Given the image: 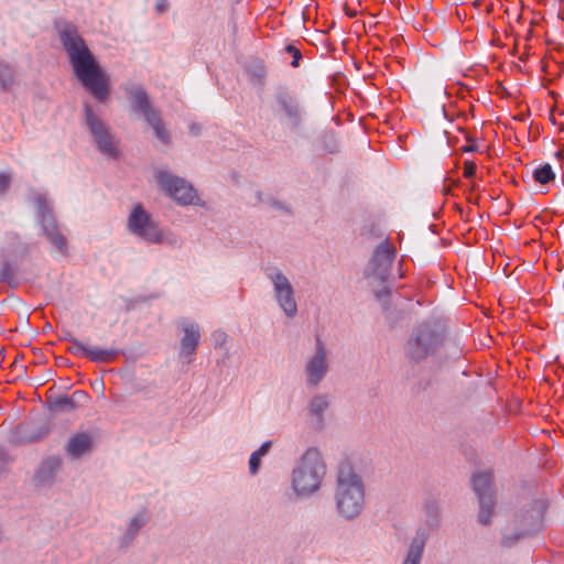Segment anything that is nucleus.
I'll list each match as a JSON object with an SVG mask.
<instances>
[{"instance_id": "obj_27", "label": "nucleus", "mask_w": 564, "mask_h": 564, "mask_svg": "<svg viewBox=\"0 0 564 564\" xmlns=\"http://www.w3.org/2000/svg\"><path fill=\"white\" fill-rule=\"evenodd\" d=\"M155 236L151 243H163L173 248L181 247L182 241L180 236L169 229H161L160 227Z\"/></svg>"}, {"instance_id": "obj_35", "label": "nucleus", "mask_w": 564, "mask_h": 564, "mask_svg": "<svg viewBox=\"0 0 564 564\" xmlns=\"http://www.w3.org/2000/svg\"><path fill=\"white\" fill-rule=\"evenodd\" d=\"M325 139L332 140V147H330L329 151L330 152L335 151L337 149V140H336L334 133H327L325 135Z\"/></svg>"}, {"instance_id": "obj_12", "label": "nucleus", "mask_w": 564, "mask_h": 564, "mask_svg": "<svg viewBox=\"0 0 564 564\" xmlns=\"http://www.w3.org/2000/svg\"><path fill=\"white\" fill-rule=\"evenodd\" d=\"M395 258V249L388 241L381 242L366 267L365 274L372 282L383 283L390 275L392 262Z\"/></svg>"}, {"instance_id": "obj_22", "label": "nucleus", "mask_w": 564, "mask_h": 564, "mask_svg": "<svg viewBox=\"0 0 564 564\" xmlns=\"http://www.w3.org/2000/svg\"><path fill=\"white\" fill-rule=\"evenodd\" d=\"M427 539L429 533L424 529H417L402 564H421Z\"/></svg>"}, {"instance_id": "obj_36", "label": "nucleus", "mask_w": 564, "mask_h": 564, "mask_svg": "<svg viewBox=\"0 0 564 564\" xmlns=\"http://www.w3.org/2000/svg\"><path fill=\"white\" fill-rule=\"evenodd\" d=\"M8 460L9 459L7 453L0 447V470L8 463Z\"/></svg>"}, {"instance_id": "obj_39", "label": "nucleus", "mask_w": 564, "mask_h": 564, "mask_svg": "<svg viewBox=\"0 0 564 564\" xmlns=\"http://www.w3.org/2000/svg\"><path fill=\"white\" fill-rule=\"evenodd\" d=\"M476 150V147L475 145H467V147H464V151L465 152H474Z\"/></svg>"}, {"instance_id": "obj_24", "label": "nucleus", "mask_w": 564, "mask_h": 564, "mask_svg": "<svg viewBox=\"0 0 564 564\" xmlns=\"http://www.w3.org/2000/svg\"><path fill=\"white\" fill-rule=\"evenodd\" d=\"M272 446V442L271 441H265L264 443H262V445L257 449L254 451L251 455H250V458H249V473L251 475H257L260 470V467H261V459L263 456H265L270 448Z\"/></svg>"}, {"instance_id": "obj_10", "label": "nucleus", "mask_w": 564, "mask_h": 564, "mask_svg": "<svg viewBox=\"0 0 564 564\" xmlns=\"http://www.w3.org/2000/svg\"><path fill=\"white\" fill-rule=\"evenodd\" d=\"M85 122L99 152L107 158H116L118 150L109 127L88 105H85Z\"/></svg>"}, {"instance_id": "obj_16", "label": "nucleus", "mask_w": 564, "mask_h": 564, "mask_svg": "<svg viewBox=\"0 0 564 564\" xmlns=\"http://www.w3.org/2000/svg\"><path fill=\"white\" fill-rule=\"evenodd\" d=\"M183 333L180 344V356L189 364L196 354L200 340V329L196 322L183 318L178 322Z\"/></svg>"}, {"instance_id": "obj_13", "label": "nucleus", "mask_w": 564, "mask_h": 564, "mask_svg": "<svg viewBox=\"0 0 564 564\" xmlns=\"http://www.w3.org/2000/svg\"><path fill=\"white\" fill-rule=\"evenodd\" d=\"M159 228V223L141 204L131 208L127 219V229L131 235L151 243Z\"/></svg>"}, {"instance_id": "obj_31", "label": "nucleus", "mask_w": 564, "mask_h": 564, "mask_svg": "<svg viewBox=\"0 0 564 564\" xmlns=\"http://www.w3.org/2000/svg\"><path fill=\"white\" fill-rule=\"evenodd\" d=\"M257 198L259 203L268 204L270 207L275 209H285L284 205L272 197H267L265 199L262 197V194L258 193Z\"/></svg>"}, {"instance_id": "obj_1", "label": "nucleus", "mask_w": 564, "mask_h": 564, "mask_svg": "<svg viewBox=\"0 0 564 564\" xmlns=\"http://www.w3.org/2000/svg\"><path fill=\"white\" fill-rule=\"evenodd\" d=\"M58 34L77 79L95 98L104 101L109 95V78L77 29L73 24L64 23L58 26Z\"/></svg>"}, {"instance_id": "obj_20", "label": "nucleus", "mask_w": 564, "mask_h": 564, "mask_svg": "<svg viewBox=\"0 0 564 564\" xmlns=\"http://www.w3.org/2000/svg\"><path fill=\"white\" fill-rule=\"evenodd\" d=\"M276 102L288 123L292 128H297L302 121V112L296 98L286 91H281L276 95Z\"/></svg>"}, {"instance_id": "obj_2", "label": "nucleus", "mask_w": 564, "mask_h": 564, "mask_svg": "<svg viewBox=\"0 0 564 564\" xmlns=\"http://www.w3.org/2000/svg\"><path fill=\"white\" fill-rule=\"evenodd\" d=\"M334 501L337 516L346 521L357 519L365 509L366 485L362 476L349 462L338 465Z\"/></svg>"}, {"instance_id": "obj_3", "label": "nucleus", "mask_w": 564, "mask_h": 564, "mask_svg": "<svg viewBox=\"0 0 564 564\" xmlns=\"http://www.w3.org/2000/svg\"><path fill=\"white\" fill-rule=\"evenodd\" d=\"M327 474V464L319 448H306L295 460L291 470L290 486L297 499L316 495L323 487Z\"/></svg>"}, {"instance_id": "obj_28", "label": "nucleus", "mask_w": 564, "mask_h": 564, "mask_svg": "<svg viewBox=\"0 0 564 564\" xmlns=\"http://www.w3.org/2000/svg\"><path fill=\"white\" fill-rule=\"evenodd\" d=\"M533 178L535 182L540 184H547L555 178V174L553 172L552 166L549 163H546L544 165L536 167L533 171Z\"/></svg>"}, {"instance_id": "obj_17", "label": "nucleus", "mask_w": 564, "mask_h": 564, "mask_svg": "<svg viewBox=\"0 0 564 564\" xmlns=\"http://www.w3.org/2000/svg\"><path fill=\"white\" fill-rule=\"evenodd\" d=\"M150 518L151 514L147 509H142L129 518L118 540L119 545L121 547L130 546L140 531L149 523Z\"/></svg>"}, {"instance_id": "obj_9", "label": "nucleus", "mask_w": 564, "mask_h": 564, "mask_svg": "<svg viewBox=\"0 0 564 564\" xmlns=\"http://www.w3.org/2000/svg\"><path fill=\"white\" fill-rule=\"evenodd\" d=\"M130 97L134 111H140L147 122L152 127L155 137L164 144L170 143V132L161 119L160 112L151 107L148 94L144 89L137 87L131 89Z\"/></svg>"}, {"instance_id": "obj_32", "label": "nucleus", "mask_w": 564, "mask_h": 564, "mask_svg": "<svg viewBox=\"0 0 564 564\" xmlns=\"http://www.w3.org/2000/svg\"><path fill=\"white\" fill-rule=\"evenodd\" d=\"M476 173V164L470 161H466L464 165V176L470 178Z\"/></svg>"}, {"instance_id": "obj_21", "label": "nucleus", "mask_w": 564, "mask_h": 564, "mask_svg": "<svg viewBox=\"0 0 564 564\" xmlns=\"http://www.w3.org/2000/svg\"><path fill=\"white\" fill-rule=\"evenodd\" d=\"M422 520L424 530L430 534V531L436 530L441 525V505L440 501L429 496L422 503Z\"/></svg>"}, {"instance_id": "obj_29", "label": "nucleus", "mask_w": 564, "mask_h": 564, "mask_svg": "<svg viewBox=\"0 0 564 564\" xmlns=\"http://www.w3.org/2000/svg\"><path fill=\"white\" fill-rule=\"evenodd\" d=\"M67 340L70 343V346L67 348V351L77 356V357H86L88 347L85 346L80 340L75 337H69Z\"/></svg>"}, {"instance_id": "obj_33", "label": "nucleus", "mask_w": 564, "mask_h": 564, "mask_svg": "<svg viewBox=\"0 0 564 564\" xmlns=\"http://www.w3.org/2000/svg\"><path fill=\"white\" fill-rule=\"evenodd\" d=\"M11 184V177L9 174L0 173V193L7 191Z\"/></svg>"}, {"instance_id": "obj_15", "label": "nucleus", "mask_w": 564, "mask_h": 564, "mask_svg": "<svg viewBox=\"0 0 564 564\" xmlns=\"http://www.w3.org/2000/svg\"><path fill=\"white\" fill-rule=\"evenodd\" d=\"M63 459L57 455H48L42 458L36 466L32 481L36 488H51L61 478Z\"/></svg>"}, {"instance_id": "obj_23", "label": "nucleus", "mask_w": 564, "mask_h": 564, "mask_svg": "<svg viewBox=\"0 0 564 564\" xmlns=\"http://www.w3.org/2000/svg\"><path fill=\"white\" fill-rule=\"evenodd\" d=\"M88 400V394L77 390L72 395H59L50 401L53 411L70 412Z\"/></svg>"}, {"instance_id": "obj_19", "label": "nucleus", "mask_w": 564, "mask_h": 564, "mask_svg": "<svg viewBox=\"0 0 564 564\" xmlns=\"http://www.w3.org/2000/svg\"><path fill=\"white\" fill-rule=\"evenodd\" d=\"M95 443V435L90 431H83L73 434L64 446L65 453L73 459L83 457L91 452Z\"/></svg>"}, {"instance_id": "obj_14", "label": "nucleus", "mask_w": 564, "mask_h": 564, "mask_svg": "<svg viewBox=\"0 0 564 564\" xmlns=\"http://www.w3.org/2000/svg\"><path fill=\"white\" fill-rule=\"evenodd\" d=\"M328 370V351L324 343L317 339L314 354L307 357L304 365L306 384L312 388L317 387L326 378Z\"/></svg>"}, {"instance_id": "obj_6", "label": "nucleus", "mask_w": 564, "mask_h": 564, "mask_svg": "<svg viewBox=\"0 0 564 564\" xmlns=\"http://www.w3.org/2000/svg\"><path fill=\"white\" fill-rule=\"evenodd\" d=\"M30 199L36 207V219L41 225L43 235L61 253H65L67 250V240L53 215L52 205L47 195L42 192L31 191Z\"/></svg>"}, {"instance_id": "obj_26", "label": "nucleus", "mask_w": 564, "mask_h": 564, "mask_svg": "<svg viewBox=\"0 0 564 564\" xmlns=\"http://www.w3.org/2000/svg\"><path fill=\"white\" fill-rule=\"evenodd\" d=\"M14 68L7 62L0 61V89L9 91L14 84Z\"/></svg>"}, {"instance_id": "obj_18", "label": "nucleus", "mask_w": 564, "mask_h": 564, "mask_svg": "<svg viewBox=\"0 0 564 564\" xmlns=\"http://www.w3.org/2000/svg\"><path fill=\"white\" fill-rule=\"evenodd\" d=\"M332 398L328 393H317L313 395L307 403V416L315 430H322L325 426V413L330 406Z\"/></svg>"}, {"instance_id": "obj_5", "label": "nucleus", "mask_w": 564, "mask_h": 564, "mask_svg": "<svg viewBox=\"0 0 564 564\" xmlns=\"http://www.w3.org/2000/svg\"><path fill=\"white\" fill-rule=\"evenodd\" d=\"M545 510V501L536 500L531 509L517 514L503 530L501 544L511 547L520 540L538 532L541 529Z\"/></svg>"}, {"instance_id": "obj_37", "label": "nucleus", "mask_w": 564, "mask_h": 564, "mask_svg": "<svg viewBox=\"0 0 564 564\" xmlns=\"http://www.w3.org/2000/svg\"><path fill=\"white\" fill-rule=\"evenodd\" d=\"M43 435H30L24 438V442L32 443L42 438Z\"/></svg>"}, {"instance_id": "obj_8", "label": "nucleus", "mask_w": 564, "mask_h": 564, "mask_svg": "<svg viewBox=\"0 0 564 564\" xmlns=\"http://www.w3.org/2000/svg\"><path fill=\"white\" fill-rule=\"evenodd\" d=\"M264 274L272 286V295L280 310L286 317H295L299 311L296 292L290 279L278 267L267 268Z\"/></svg>"}, {"instance_id": "obj_40", "label": "nucleus", "mask_w": 564, "mask_h": 564, "mask_svg": "<svg viewBox=\"0 0 564 564\" xmlns=\"http://www.w3.org/2000/svg\"><path fill=\"white\" fill-rule=\"evenodd\" d=\"M328 144H332V140H330V141H328ZM330 147H332V145H329V147L327 145L328 150L330 149Z\"/></svg>"}, {"instance_id": "obj_25", "label": "nucleus", "mask_w": 564, "mask_h": 564, "mask_svg": "<svg viewBox=\"0 0 564 564\" xmlns=\"http://www.w3.org/2000/svg\"><path fill=\"white\" fill-rule=\"evenodd\" d=\"M118 355L117 349H102L98 347H88L86 358L95 362L112 361Z\"/></svg>"}, {"instance_id": "obj_38", "label": "nucleus", "mask_w": 564, "mask_h": 564, "mask_svg": "<svg viewBox=\"0 0 564 564\" xmlns=\"http://www.w3.org/2000/svg\"><path fill=\"white\" fill-rule=\"evenodd\" d=\"M167 3L163 0L156 3V9L159 12H164L166 10Z\"/></svg>"}, {"instance_id": "obj_30", "label": "nucleus", "mask_w": 564, "mask_h": 564, "mask_svg": "<svg viewBox=\"0 0 564 564\" xmlns=\"http://www.w3.org/2000/svg\"><path fill=\"white\" fill-rule=\"evenodd\" d=\"M227 334L220 329L213 332L212 339L215 347H223L227 341Z\"/></svg>"}, {"instance_id": "obj_34", "label": "nucleus", "mask_w": 564, "mask_h": 564, "mask_svg": "<svg viewBox=\"0 0 564 564\" xmlns=\"http://www.w3.org/2000/svg\"><path fill=\"white\" fill-rule=\"evenodd\" d=\"M286 50L293 54L294 59L292 62V66H294V67L297 66L299 59L301 58V52L292 45H289Z\"/></svg>"}, {"instance_id": "obj_11", "label": "nucleus", "mask_w": 564, "mask_h": 564, "mask_svg": "<svg viewBox=\"0 0 564 564\" xmlns=\"http://www.w3.org/2000/svg\"><path fill=\"white\" fill-rule=\"evenodd\" d=\"M474 491L479 500V522L488 525L495 508V490L492 475L489 471L478 473L473 478Z\"/></svg>"}, {"instance_id": "obj_7", "label": "nucleus", "mask_w": 564, "mask_h": 564, "mask_svg": "<svg viewBox=\"0 0 564 564\" xmlns=\"http://www.w3.org/2000/svg\"><path fill=\"white\" fill-rule=\"evenodd\" d=\"M155 180L164 193L178 205L205 207L206 204L198 195V192L186 180L173 175L163 169L155 172Z\"/></svg>"}, {"instance_id": "obj_4", "label": "nucleus", "mask_w": 564, "mask_h": 564, "mask_svg": "<svg viewBox=\"0 0 564 564\" xmlns=\"http://www.w3.org/2000/svg\"><path fill=\"white\" fill-rule=\"evenodd\" d=\"M444 347V333L435 323L417 325L409 338L405 350L410 359L422 361L438 354Z\"/></svg>"}]
</instances>
